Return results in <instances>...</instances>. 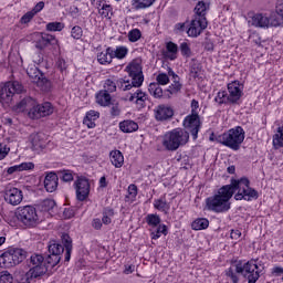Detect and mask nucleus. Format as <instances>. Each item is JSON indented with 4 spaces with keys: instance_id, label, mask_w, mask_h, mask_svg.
Listing matches in <instances>:
<instances>
[{
    "instance_id": "09e8293b",
    "label": "nucleus",
    "mask_w": 283,
    "mask_h": 283,
    "mask_svg": "<svg viewBox=\"0 0 283 283\" xmlns=\"http://www.w3.org/2000/svg\"><path fill=\"white\" fill-rule=\"evenodd\" d=\"M228 96H229V93H227V91H219L217 96L214 97V101L219 105H227L229 104V101L227 99Z\"/></svg>"
},
{
    "instance_id": "f8f14e48",
    "label": "nucleus",
    "mask_w": 283,
    "mask_h": 283,
    "mask_svg": "<svg viewBox=\"0 0 283 283\" xmlns=\"http://www.w3.org/2000/svg\"><path fill=\"white\" fill-rule=\"evenodd\" d=\"M29 117L33 119H39V118H45V116H50L54 114V107H52V103L45 102L43 104H36L29 111Z\"/></svg>"
},
{
    "instance_id": "cd10ccee",
    "label": "nucleus",
    "mask_w": 283,
    "mask_h": 283,
    "mask_svg": "<svg viewBox=\"0 0 283 283\" xmlns=\"http://www.w3.org/2000/svg\"><path fill=\"white\" fill-rule=\"evenodd\" d=\"M154 207L157 211H161L163 213H169V209H171V203L167 202V197L165 195L159 199L154 200Z\"/></svg>"
},
{
    "instance_id": "2f4dec72",
    "label": "nucleus",
    "mask_w": 283,
    "mask_h": 283,
    "mask_svg": "<svg viewBox=\"0 0 283 283\" xmlns=\"http://www.w3.org/2000/svg\"><path fill=\"white\" fill-rule=\"evenodd\" d=\"M62 243L64 244V249H65V262H70V258H72V238L70 237V234L64 233L62 234Z\"/></svg>"
},
{
    "instance_id": "c03bdc74",
    "label": "nucleus",
    "mask_w": 283,
    "mask_h": 283,
    "mask_svg": "<svg viewBox=\"0 0 283 283\" xmlns=\"http://www.w3.org/2000/svg\"><path fill=\"white\" fill-rule=\"evenodd\" d=\"M273 145L276 148L283 147V127L277 128V134L273 136Z\"/></svg>"
},
{
    "instance_id": "7c9ffc66",
    "label": "nucleus",
    "mask_w": 283,
    "mask_h": 283,
    "mask_svg": "<svg viewBox=\"0 0 283 283\" xmlns=\"http://www.w3.org/2000/svg\"><path fill=\"white\" fill-rule=\"evenodd\" d=\"M166 50L167 52L164 53L166 59H169V61H176L178 59V44L170 41L166 44Z\"/></svg>"
},
{
    "instance_id": "58836bf2",
    "label": "nucleus",
    "mask_w": 283,
    "mask_h": 283,
    "mask_svg": "<svg viewBox=\"0 0 283 283\" xmlns=\"http://www.w3.org/2000/svg\"><path fill=\"white\" fill-rule=\"evenodd\" d=\"M148 92L155 98H163V87H160V84L158 83H150L148 87Z\"/></svg>"
},
{
    "instance_id": "8fccbe9b",
    "label": "nucleus",
    "mask_w": 283,
    "mask_h": 283,
    "mask_svg": "<svg viewBox=\"0 0 283 283\" xmlns=\"http://www.w3.org/2000/svg\"><path fill=\"white\" fill-rule=\"evenodd\" d=\"M167 233H168L167 227L165 224H159L156 231L151 232V239L158 240V238H160L161 234L167 235Z\"/></svg>"
},
{
    "instance_id": "f704fd0d",
    "label": "nucleus",
    "mask_w": 283,
    "mask_h": 283,
    "mask_svg": "<svg viewBox=\"0 0 283 283\" xmlns=\"http://www.w3.org/2000/svg\"><path fill=\"white\" fill-rule=\"evenodd\" d=\"M65 251V245L56 242V241H51L49 244V253L53 255H57L61 258L63 252Z\"/></svg>"
},
{
    "instance_id": "9d476101",
    "label": "nucleus",
    "mask_w": 283,
    "mask_h": 283,
    "mask_svg": "<svg viewBox=\"0 0 283 283\" xmlns=\"http://www.w3.org/2000/svg\"><path fill=\"white\" fill-rule=\"evenodd\" d=\"M202 127V122H200V115H188L184 119V130L187 132V134H191L193 140L198 139V133L200 132V128Z\"/></svg>"
},
{
    "instance_id": "c9c22d12",
    "label": "nucleus",
    "mask_w": 283,
    "mask_h": 283,
    "mask_svg": "<svg viewBox=\"0 0 283 283\" xmlns=\"http://www.w3.org/2000/svg\"><path fill=\"white\" fill-rule=\"evenodd\" d=\"M153 3H156V0H132L134 10H146V8H151Z\"/></svg>"
},
{
    "instance_id": "052dcab7",
    "label": "nucleus",
    "mask_w": 283,
    "mask_h": 283,
    "mask_svg": "<svg viewBox=\"0 0 283 283\" xmlns=\"http://www.w3.org/2000/svg\"><path fill=\"white\" fill-rule=\"evenodd\" d=\"M156 81L157 85H167L169 83V75H167V73H159Z\"/></svg>"
},
{
    "instance_id": "c756f323",
    "label": "nucleus",
    "mask_w": 283,
    "mask_h": 283,
    "mask_svg": "<svg viewBox=\"0 0 283 283\" xmlns=\"http://www.w3.org/2000/svg\"><path fill=\"white\" fill-rule=\"evenodd\" d=\"M119 129L124 134H132L133 132H138V124L132 119H126L119 123Z\"/></svg>"
},
{
    "instance_id": "e2e57ef3",
    "label": "nucleus",
    "mask_w": 283,
    "mask_h": 283,
    "mask_svg": "<svg viewBox=\"0 0 283 283\" xmlns=\"http://www.w3.org/2000/svg\"><path fill=\"white\" fill-rule=\"evenodd\" d=\"M111 116H113V118H116V116H120V106L118 105V103L112 104Z\"/></svg>"
},
{
    "instance_id": "dca6fc26",
    "label": "nucleus",
    "mask_w": 283,
    "mask_h": 283,
    "mask_svg": "<svg viewBox=\"0 0 283 283\" xmlns=\"http://www.w3.org/2000/svg\"><path fill=\"white\" fill-rule=\"evenodd\" d=\"M154 117L158 123H165L174 118V108L166 104L157 105L154 108Z\"/></svg>"
},
{
    "instance_id": "0e129e2a",
    "label": "nucleus",
    "mask_w": 283,
    "mask_h": 283,
    "mask_svg": "<svg viewBox=\"0 0 283 283\" xmlns=\"http://www.w3.org/2000/svg\"><path fill=\"white\" fill-rule=\"evenodd\" d=\"M35 13L33 11L27 12L22 18H21V23H30L32 19H34Z\"/></svg>"
},
{
    "instance_id": "0eeeda50",
    "label": "nucleus",
    "mask_w": 283,
    "mask_h": 283,
    "mask_svg": "<svg viewBox=\"0 0 283 283\" xmlns=\"http://www.w3.org/2000/svg\"><path fill=\"white\" fill-rule=\"evenodd\" d=\"M17 218L24 227H36L39 223V214L36 208L32 206H24L18 208Z\"/></svg>"
},
{
    "instance_id": "6e6552de",
    "label": "nucleus",
    "mask_w": 283,
    "mask_h": 283,
    "mask_svg": "<svg viewBox=\"0 0 283 283\" xmlns=\"http://www.w3.org/2000/svg\"><path fill=\"white\" fill-rule=\"evenodd\" d=\"M59 262H61V256L52 253H50L48 258H43L41 254L31 255V264L45 269L44 274H46L48 271H52Z\"/></svg>"
},
{
    "instance_id": "a19ab883",
    "label": "nucleus",
    "mask_w": 283,
    "mask_h": 283,
    "mask_svg": "<svg viewBox=\"0 0 283 283\" xmlns=\"http://www.w3.org/2000/svg\"><path fill=\"white\" fill-rule=\"evenodd\" d=\"M207 10H209V4H206L205 1H199L195 8V17H207Z\"/></svg>"
},
{
    "instance_id": "774afa93",
    "label": "nucleus",
    "mask_w": 283,
    "mask_h": 283,
    "mask_svg": "<svg viewBox=\"0 0 283 283\" xmlns=\"http://www.w3.org/2000/svg\"><path fill=\"white\" fill-rule=\"evenodd\" d=\"M92 227L93 229H96V231H99V229L103 227V221H101V219H93Z\"/></svg>"
},
{
    "instance_id": "3c124183",
    "label": "nucleus",
    "mask_w": 283,
    "mask_h": 283,
    "mask_svg": "<svg viewBox=\"0 0 283 283\" xmlns=\"http://www.w3.org/2000/svg\"><path fill=\"white\" fill-rule=\"evenodd\" d=\"M179 50L181 52V56H185V59L191 57L192 52H191V48L189 46V43L182 42L179 45Z\"/></svg>"
},
{
    "instance_id": "20e7f679",
    "label": "nucleus",
    "mask_w": 283,
    "mask_h": 283,
    "mask_svg": "<svg viewBox=\"0 0 283 283\" xmlns=\"http://www.w3.org/2000/svg\"><path fill=\"white\" fill-rule=\"evenodd\" d=\"M25 258H28L25 250L10 249L0 255V266L1 269H12V266L21 264Z\"/></svg>"
},
{
    "instance_id": "f257e3e1",
    "label": "nucleus",
    "mask_w": 283,
    "mask_h": 283,
    "mask_svg": "<svg viewBox=\"0 0 283 283\" xmlns=\"http://www.w3.org/2000/svg\"><path fill=\"white\" fill-rule=\"evenodd\" d=\"M234 200H258V190L251 188V181L247 177L231 179L229 185L222 186L218 191L206 199V208L213 213H227L231 209V198Z\"/></svg>"
},
{
    "instance_id": "9b49d317",
    "label": "nucleus",
    "mask_w": 283,
    "mask_h": 283,
    "mask_svg": "<svg viewBox=\"0 0 283 283\" xmlns=\"http://www.w3.org/2000/svg\"><path fill=\"white\" fill-rule=\"evenodd\" d=\"M126 72L133 81L134 87H140L145 81V75H143V66L140 63L133 61L126 66Z\"/></svg>"
},
{
    "instance_id": "f03ea898",
    "label": "nucleus",
    "mask_w": 283,
    "mask_h": 283,
    "mask_svg": "<svg viewBox=\"0 0 283 283\" xmlns=\"http://www.w3.org/2000/svg\"><path fill=\"white\" fill-rule=\"evenodd\" d=\"M244 138V128H242V126H237L221 135H217L214 139L210 137V140H216L219 145H223V147H228L229 149H232V151H238L240 150V147H242Z\"/></svg>"
},
{
    "instance_id": "393cba45",
    "label": "nucleus",
    "mask_w": 283,
    "mask_h": 283,
    "mask_svg": "<svg viewBox=\"0 0 283 283\" xmlns=\"http://www.w3.org/2000/svg\"><path fill=\"white\" fill-rule=\"evenodd\" d=\"M101 114L96 111H90L86 113L83 124L88 127V129H94L96 127V120H98Z\"/></svg>"
},
{
    "instance_id": "c85d7f7f",
    "label": "nucleus",
    "mask_w": 283,
    "mask_h": 283,
    "mask_svg": "<svg viewBox=\"0 0 283 283\" xmlns=\"http://www.w3.org/2000/svg\"><path fill=\"white\" fill-rule=\"evenodd\" d=\"M96 103L102 107H109L112 105V95L107 91H99L96 94Z\"/></svg>"
},
{
    "instance_id": "a211bd4d",
    "label": "nucleus",
    "mask_w": 283,
    "mask_h": 283,
    "mask_svg": "<svg viewBox=\"0 0 283 283\" xmlns=\"http://www.w3.org/2000/svg\"><path fill=\"white\" fill-rule=\"evenodd\" d=\"M242 88L240 87V82L234 81L228 84V96L227 101H229L230 105H238L240 99L242 98Z\"/></svg>"
},
{
    "instance_id": "bf43d9fd",
    "label": "nucleus",
    "mask_w": 283,
    "mask_h": 283,
    "mask_svg": "<svg viewBox=\"0 0 283 283\" xmlns=\"http://www.w3.org/2000/svg\"><path fill=\"white\" fill-rule=\"evenodd\" d=\"M180 90H182V84H180V82L178 81H174V83L168 87V92L169 94H178V92H180Z\"/></svg>"
},
{
    "instance_id": "6ab92c4d",
    "label": "nucleus",
    "mask_w": 283,
    "mask_h": 283,
    "mask_svg": "<svg viewBox=\"0 0 283 283\" xmlns=\"http://www.w3.org/2000/svg\"><path fill=\"white\" fill-rule=\"evenodd\" d=\"M4 200L8 205L17 207L20 202H23V191L14 187L7 188L4 191Z\"/></svg>"
},
{
    "instance_id": "603ef678",
    "label": "nucleus",
    "mask_w": 283,
    "mask_h": 283,
    "mask_svg": "<svg viewBox=\"0 0 283 283\" xmlns=\"http://www.w3.org/2000/svg\"><path fill=\"white\" fill-rule=\"evenodd\" d=\"M65 28V25H63V23L61 22H50L46 24V30L49 32H61V30H63Z\"/></svg>"
},
{
    "instance_id": "a878e982",
    "label": "nucleus",
    "mask_w": 283,
    "mask_h": 283,
    "mask_svg": "<svg viewBox=\"0 0 283 283\" xmlns=\"http://www.w3.org/2000/svg\"><path fill=\"white\" fill-rule=\"evenodd\" d=\"M56 39L51 34H42L40 39L35 42V48L38 50H45L48 45H51V43H55Z\"/></svg>"
},
{
    "instance_id": "1a4fd4ad",
    "label": "nucleus",
    "mask_w": 283,
    "mask_h": 283,
    "mask_svg": "<svg viewBox=\"0 0 283 283\" xmlns=\"http://www.w3.org/2000/svg\"><path fill=\"white\" fill-rule=\"evenodd\" d=\"M45 275V268L36 266L30 262V270L28 272L19 271L15 273L18 283H31L32 280Z\"/></svg>"
},
{
    "instance_id": "69168bd1",
    "label": "nucleus",
    "mask_w": 283,
    "mask_h": 283,
    "mask_svg": "<svg viewBox=\"0 0 283 283\" xmlns=\"http://www.w3.org/2000/svg\"><path fill=\"white\" fill-rule=\"evenodd\" d=\"M276 14L283 19V0L276 1Z\"/></svg>"
},
{
    "instance_id": "ddd939ff",
    "label": "nucleus",
    "mask_w": 283,
    "mask_h": 283,
    "mask_svg": "<svg viewBox=\"0 0 283 283\" xmlns=\"http://www.w3.org/2000/svg\"><path fill=\"white\" fill-rule=\"evenodd\" d=\"M207 17H196L191 20L190 27L187 30L188 36L196 39L202 34L203 30H207Z\"/></svg>"
},
{
    "instance_id": "864d4df0",
    "label": "nucleus",
    "mask_w": 283,
    "mask_h": 283,
    "mask_svg": "<svg viewBox=\"0 0 283 283\" xmlns=\"http://www.w3.org/2000/svg\"><path fill=\"white\" fill-rule=\"evenodd\" d=\"M140 36H143V33H140L138 29H133L128 32V41H130V43H136V41H139Z\"/></svg>"
},
{
    "instance_id": "de8ad7c7",
    "label": "nucleus",
    "mask_w": 283,
    "mask_h": 283,
    "mask_svg": "<svg viewBox=\"0 0 283 283\" xmlns=\"http://www.w3.org/2000/svg\"><path fill=\"white\" fill-rule=\"evenodd\" d=\"M116 87H118L117 82L115 83L114 80L108 78L104 83L103 92H106V94H109V93L116 92Z\"/></svg>"
},
{
    "instance_id": "f3484780",
    "label": "nucleus",
    "mask_w": 283,
    "mask_h": 283,
    "mask_svg": "<svg viewBox=\"0 0 283 283\" xmlns=\"http://www.w3.org/2000/svg\"><path fill=\"white\" fill-rule=\"evenodd\" d=\"M250 23L254 28H269L270 25H272L273 28H277V25H280V22L277 20H273V18H269L262 13L254 14Z\"/></svg>"
},
{
    "instance_id": "5fc2aeb1",
    "label": "nucleus",
    "mask_w": 283,
    "mask_h": 283,
    "mask_svg": "<svg viewBox=\"0 0 283 283\" xmlns=\"http://www.w3.org/2000/svg\"><path fill=\"white\" fill-rule=\"evenodd\" d=\"M41 207L42 211H52V209L56 207V202L54 201V199H45L42 201Z\"/></svg>"
},
{
    "instance_id": "412c9836",
    "label": "nucleus",
    "mask_w": 283,
    "mask_h": 283,
    "mask_svg": "<svg viewBox=\"0 0 283 283\" xmlns=\"http://www.w3.org/2000/svg\"><path fill=\"white\" fill-rule=\"evenodd\" d=\"M59 187V175L56 172H49L44 178V189L49 193H54Z\"/></svg>"
},
{
    "instance_id": "bb28decb",
    "label": "nucleus",
    "mask_w": 283,
    "mask_h": 283,
    "mask_svg": "<svg viewBox=\"0 0 283 283\" xmlns=\"http://www.w3.org/2000/svg\"><path fill=\"white\" fill-rule=\"evenodd\" d=\"M34 169V163H22L20 165L11 166L7 169V174L12 176V174H17L19 171H30Z\"/></svg>"
},
{
    "instance_id": "4be33fe9",
    "label": "nucleus",
    "mask_w": 283,
    "mask_h": 283,
    "mask_svg": "<svg viewBox=\"0 0 283 283\" xmlns=\"http://www.w3.org/2000/svg\"><path fill=\"white\" fill-rule=\"evenodd\" d=\"M36 105V101L34 98L27 96L21 102H19L15 106H13V112H25V109H32Z\"/></svg>"
},
{
    "instance_id": "5701e85b",
    "label": "nucleus",
    "mask_w": 283,
    "mask_h": 283,
    "mask_svg": "<svg viewBox=\"0 0 283 283\" xmlns=\"http://www.w3.org/2000/svg\"><path fill=\"white\" fill-rule=\"evenodd\" d=\"M114 59V49L107 48L106 50L97 53V61L101 65H109Z\"/></svg>"
},
{
    "instance_id": "37998d69",
    "label": "nucleus",
    "mask_w": 283,
    "mask_h": 283,
    "mask_svg": "<svg viewBox=\"0 0 283 283\" xmlns=\"http://www.w3.org/2000/svg\"><path fill=\"white\" fill-rule=\"evenodd\" d=\"M128 52L127 46H117L115 51L113 50V59L123 60L127 56Z\"/></svg>"
},
{
    "instance_id": "39448f33",
    "label": "nucleus",
    "mask_w": 283,
    "mask_h": 283,
    "mask_svg": "<svg viewBox=\"0 0 283 283\" xmlns=\"http://www.w3.org/2000/svg\"><path fill=\"white\" fill-rule=\"evenodd\" d=\"M23 92V85L17 81L7 82L0 90V103L4 107H10L12 98L15 94H21Z\"/></svg>"
},
{
    "instance_id": "4d7b16f0",
    "label": "nucleus",
    "mask_w": 283,
    "mask_h": 283,
    "mask_svg": "<svg viewBox=\"0 0 283 283\" xmlns=\"http://www.w3.org/2000/svg\"><path fill=\"white\" fill-rule=\"evenodd\" d=\"M14 282V277L10 272L8 271H2L0 272V283H12Z\"/></svg>"
},
{
    "instance_id": "2eb2a0df",
    "label": "nucleus",
    "mask_w": 283,
    "mask_h": 283,
    "mask_svg": "<svg viewBox=\"0 0 283 283\" xmlns=\"http://www.w3.org/2000/svg\"><path fill=\"white\" fill-rule=\"evenodd\" d=\"M74 187L77 200H80V202L87 200L90 196V179L85 177H77L74 181Z\"/></svg>"
},
{
    "instance_id": "e433bc0d",
    "label": "nucleus",
    "mask_w": 283,
    "mask_h": 283,
    "mask_svg": "<svg viewBox=\"0 0 283 283\" xmlns=\"http://www.w3.org/2000/svg\"><path fill=\"white\" fill-rule=\"evenodd\" d=\"M98 14L103 19H108L109 20V19H112V17H114V9L107 3H103L102 6L99 4Z\"/></svg>"
},
{
    "instance_id": "473e14b6",
    "label": "nucleus",
    "mask_w": 283,
    "mask_h": 283,
    "mask_svg": "<svg viewBox=\"0 0 283 283\" xmlns=\"http://www.w3.org/2000/svg\"><path fill=\"white\" fill-rule=\"evenodd\" d=\"M148 96L146 95L145 92H142L140 90H137L135 93L130 94L128 97V101L130 103H137V105H145V102L147 101Z\"/></svg>"
},
{
    "instance_id": "680f3d73",
    "label": "nucleus",
    "mask_w": 283,
    "mask_h": 283,
    "mask_svg": "<svg viewBox=\"0 0 283 283\" xmlns=\"http://www.w3.org/2000/svg\"><path fill=\"white\" fill-rule=\"evenodd\" d=\"M71 36L76 40L81 39V36H83V29L78 25L73 27L71 30Z\"/></svg>"
},
{
    "instance_id": "49530a36",
    "label": "nucleus",
    "mask_w": 283,
    "mask_h": 283,
    "mask_svg": "<svg viewBox=\"0 0 283 283\" xmlns=\"http://www.w3.org/2000/svg\"><path fill=\"white\" fill-rule=\"evenodd\" d=\"M190 74L192 78H198L200 75V63H198L196 59H192L190 62Z\"/></svg>"
},
{
    "instance_id": "423d86ee",
    "label": "nucleus",
    "mask_w": 283,
    "mask_h": 283,
    "mask_svg": "<svg viewBox=\"0 0 283 283\" xmlns=\"http://www.w3.org/2000/svg\"><path fill=\"white\" fill-rule=\"evenodd\" d=\"M237 271L248 279V283H255L260 280L261 271L255 260H250L244 264L242 262L237 263Z\"/></svg>"
},
{
    "instance_id": "4468645a",
    "label": "nucleus",
    "mask_w": 283,
    "mask_h": 283,
    "mask_svg": "<svg viewBox=\"0 0 283 283\" xmlns=\"http://www.w3.org/2000/svg\"><path fill=\"white\" fill-rule=\"evenodd\" d=\"M27 74L31 78L32 83H36L38 87H41L42 90H44V92H48V90L52 87V83L49 82L48 78L43 77V73H41L39 69H28Z\"/></svg>"
},
{
    "instance_id": "b1692460",
    "label": "nucleus",
    "mask_w": 283,
    "mask_h": 283,
    "mask_svg": "<svg viewBox=\"0 0 283 283\" xmlns=\"http://www.w3.org/2000/svg\"><path fill=\"white\" fill-rule=\"evenodd\" d=\"M109 160L115 169H120L125 165V157L120 150H112L109 153Z\"/></svg>"
},
{
    "instance_id": "4c0bfd02",
    "label": "nucleus",
    "mask_w": 283,
    "mask_h": 283,
    "mask_svg": "<svg viewBox=\"0 0 283 283\" xmlns=\"http://www.w3.org/2000/svg\"><path fill=\"white\" fill-rule=\"evenodd\" d=\"M208 228H209V220L205 218L196 219L191 223V229H193V231H202Z\"/></svg>"
},
{
    "instance_id": "ea45409f",
    "label": "nucleus",
    "mask_w": 283,
    "mask_h": 283,
    "mask_svg": "<svg viewBox=\"0 0 283 283\" xmlns=\"http://www.w3.org/2000/svg\"><path fill=\"white\" fill-rule=\"evenodd\" d=\"M117 87L122 90V92H129L132 87H136V86H134V81H132L130 83L129 80H127V77H124V78L117 80Z\"/></svg>"
},
{
    "instance_id": "13d9d810",
    "label": "nucleus",
    "mask_w": 283,
    "mask_h": 283,
    "mask_svg": "<svg viewBox=\"0 0 283 283\" xmlns=\"http://www.w3.org/2000/svg\"><path fill=\"white\" fill-rule=\"evenodd\" d=\"M136 196H138V187L134 184L128 186V196L126 198H130L132 201L136 200Z\"/></svg>"
},
{
    "instance_id": "a18cd8bd",
    "label": "nucleus",
    "mask_w": 283,
    "mask_h": 283,
    "mask_svg": "<svg viewBox=\"0 0 283 283\" xmlns=\"http://www.w3.org/2000/svg\"><path fill=\"white\" fill-rule=\"evenodd\" d=\"M146 222L149 227L156 228L160 226V216L158 214H147Z\"/></svg>"
},
{
    "instance_id": "338daca9",
    "label": "nucleus",
    "mask_w": 283,
    "mask_h": 283,
    "mask_svg": "<svg viewBox=\"0 0 283 283\" xmlns=\"http://www.w3.org/2000/svg\"><path fill=\"white\" fill-rule=\"evenodd\" d=\"M198 107H200L198 101L192 99V101H191V114H190V115H196V114H198Z\"/></svg>"
},
{
    "instance_id": "72a5a7b5",
    "label": "nucleus",
    "mask_w": 283,
    "mask_h": 283,
    "mask_svg": "<svg viewBox=\"0 0 283 283\" xmlns=\"http://www.w3.org/2000/svg\"><path fill=\"white\" fill-rule=\"evenodd\" d=\"M240 275L242 274L238 272V264L226 270V277H229L232 283H240Z\"/></svg>"
},
{
    "instance_id": "79ce46f5",
    "label": "nucleus",
    "mask_w": 283,
    "mask_h": 283,
    "mask_svg": "<svg viewBox=\"0 0 283 283\" xmlns=\"http://www.w3.org/2000/svg\"><path fill=\"white\" fill-rule=\"evenodd\" d=\"M57 176L63 180V182H72V180H74V171L72 170H59Z\"/></svg>"
},
{
    "instance_id": "aec40b11",
    "label": "nucleus",
    "mask_w": 283,
    "mask_h": 283,
    "mask_svg": "<svg viewBox=\"0 0 283 283\" xmlns=\"http://www.w3.org/2000/svg\"><path fill=\"white\" fill-rule=\"evenodd\" d=\"M30 143L33 151H41L45 149V145H48V137L43 133H33L30 135Z\"/></svg>"
},
{
    "instance_id": "6e6d98bb",
    "label": "nucleus",
    "mask_w": 283,
    "mask_h": 283,
    "mask_svg": "<svg viewBox=\"0 0 283 283\" xmlns=\"http://www.w3.org/2000/svg\"><path fill=\"white\" fill-rule=\"evenodd\" d=\"M112 216H114V210L113 209H106L103 212V218H102L103 224H112Z\"/></svg>"
},
{
    "instance_id": "7ed1b4c3",
    "label": "nucleus",
    "mask_w": 283,
    "mask_h": 283,
    "mask_svg": "<svg viewBox=\"0 0 283 283\" xmlns=\"http://www.w3.org/2000/svg\"><path fill=\"white\" fill-rule=\"evenodd\" d=\"M189 143V133L182 128H175L163 136V147L166 151H178Z\"/></svg>"
}]
</instances>
